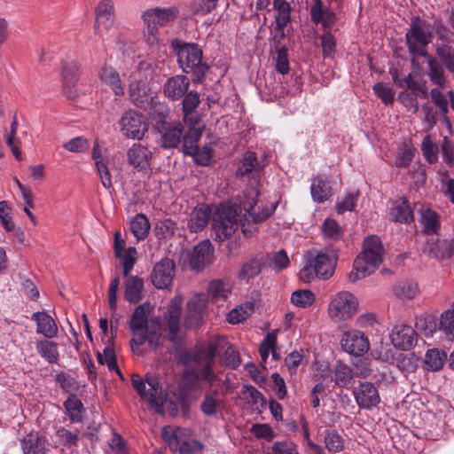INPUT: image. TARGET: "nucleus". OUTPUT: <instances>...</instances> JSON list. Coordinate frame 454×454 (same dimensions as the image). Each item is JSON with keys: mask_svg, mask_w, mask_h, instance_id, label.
<instances>
[{"mask_svg": "<svg viewBox=\"0 0 454 454\" xmlns=\"http://www.w3.org/2000/svg\"><path fill=\"white\" fill-rule=\"evenodd\" d=\"M221 404L222 400L219 396V392L218 390H214L205 395L200 404V410L206 416H215L221 407Z\"/></svg>", "mask_w": 454, "mask_h": 454, "instance_id": "ea45409f", "label": "nucleus"}, {"mask_svg": "<svg viewBox=\"0 0 454 454\" xmlns=\"http://www.w3.org/2000/svg\"><path fill=\"white\" fill-rule=\"evenodd\" d=\"M446 359V352L438 348H432L426 353L425 364L429 370L435 372L443 366Z\"/></svg>", "mask_w": 454, "mask_h": 454, "instance_id": "79ce46f5", "label": "nucleus"}, {"mask_svg": "<svg viewBox=\"0 0 454 454\" xmlns=\"http://www.w3.org/2000/svg\"><path fill=\"white\" fill-rule=\"evenodd\" d=\"M355 400L361 409L371 410L376 407L380 397L377 388L371 382H362L353 391Z\"/></svg>", "mask_w": 454, "mask_h": 454, "instance_id": "dca6fc26", "label": "nucleus"}, {"mask_svg": "<svg viewBox=\"0 0 454 454\" xmlns=\"http://www.w3.org/2000/svg\"><path fill=\"white\" fill-rule=\"evenodd\" d=\"M277 344V333L275 332L268 333L260 344V356L262 363H266L269 354Z\"/></svg>", "mask_w": 454, "mask_h": 454, "instance_id": "680f3d73", "label": "nucleus"}, {"mask_svg": "<svg viewBox=\"0 0 454 454\" xmlns=\"http://www.w3.org/2000/svg\"><path fill=\"white\" fill-rule=\"evenodd\" d=\"M324 443L331 453H339L344 450L345 440L336 429H326L324 433Z\"/></svg>", "mask_w": 454, "mask_h": 454, "instance_id": "4c0bfd02", "label": "nucleus"}, {"mask_svg": "<svg viewBox=\"0 0 454 454\" xmlns=\"http://www.w3.org/2000/svg\"><path fill=\"white\" fill-rule=\"evenodd\" d=\"M137 249L135 247H129L125 251L121 252L117 258L121 260L123 268V276L128 277L137 262Z\"/></svg>", "mask_w": 454, "mask_h": 454, "instance_id": "09e8293b", "label": "nucleus"}, {"mask_svg": "<svg viewBox=\"0 0 454 454\" xmlns=\"http://www.w3.org/2000/svg\"><path fill=\"white\" fill-rule=\"evenodd\" d=\"M428 253L434 258H450L454 254V238L451 240L428 242Z\"/></svg>", "mask_w": 454, "mask_h": 454, "instance_id": "72a5a7b5", "label": "nucleus"}, {"mask_svg": "<svg viewBox=\"0 0 454 454\" xmlns=\"http://www.w3.org/2000/svg\"><path fill=\"white\" fill-rule=\"evenodd\" d=\"M98 77L102 84L108 86L114 95L123 96L125 93L121 76L117 70L110 65L105 64L98 72Z\"/></svg>", "mask_w": 454, "mask_h": 454, "instance_id": "393cba45", "label": "nucleus"}, {"mask_svg": "<svg viewBox=\"0 0 454 454\" xmlns=\"http://www.w3.org/2000/svg\"><path fill=\"white\" fill-rule=\"evenodd\" d=\"M67 413L73 422H80L82 419L84 407L80 399L74 394H70L64 403Z\"/></svg>", "mask_w": 454, "mask_h": 454, "instance_id": "e433bc0d", "label": "nucleus"}, {"mask_svg": "<svg viewBox=\"0 0 454 454\" xmlns=\"http://www.w3.org/2000/svg\"><path fill=\"white\" fill-rule=\"evenodd\" d=\"M96 21L94 32L97 35L103 37L113 27L114 23V3L113 0L100 1L95 10Z\"/></svg>", "mask_w": 454, "mask_h": 454, "instance_id": "9b49d317", "label": "nucleus"}, {"mask_svg": "<svg viewBox=\"0 0 454 454\" xmlns=\"http://www.w3.org/2000/svg\"><path fill=\"white\" fill-rule=\"evenodd\" d=\"M390 220L400 223H409L413 221V211L403 198L395 200L389 212Z\"/></svg>", "mask_w": 454, "mask_h": 454, "instance_id": "c85d7f7f", "label": "nucleus"}, {"mask_svg": "<svg viewBox=\"0 0 454 454\" xmlns=\"http://www.w3.org/2000/svg\"><path fill=\"white\" fill-rule=\"evenodd\" d=\"M161 133V146L165 149L177 148L183 142V148L184 149V137L187 131H184V125L180 122L168 124L163 127Z\"/></svg>", "mask_w": 454, "mask_h": 454, "instance_id": "a211bd4d", "label": "nucleus"}, {"mask_svg": "<svg viewBox=\"0 0 454 454\" xmlns=\"http://www.w3.org/2000/svg\"><path fill=\"white\" fill-rule=\"evenodd\" d=\"M200 102V94L197 91L192 90L188 93L186 92L183 97V121L188 126V129L190 127L200 126L199 124L200 118L194 113L196 108L199 106Z\"/></svg>", "mask_w": 454, "mask_h": 454, "instance_id": "5701e85b", "label": "nucleus"}, {"mask_svg": "<svg viewBox=\"0 0 454 454\" xmlns=\"http://www.w3.org/2000/svg\"><path fill=\"white\" fill-rule=\"evenodd\" d=\"M175 276V263L169 258H163L158 262L151 274L153 285L158 289L168 287Z\"/></svg>", "mask_w": 454, "mask_h": 454, "instance_id": "4468645a", "label": "nucleus"}, {"mask_svg": "<svg viewBox=\"0 0 454 454\" xmlns=\"http://www.w3.org/2000/svg\"><path fill=\"white\" fill-rule=\"evenodd\" d=\"M151 305L148 302H145L138 305L133 311L129 320V329L133 334L130 340V347L134 353L139 354V348L144 344L145 335L144 332L146 330V325L149 321V314L151 312Z\"/></svg>", "mask_w": 454, "mask_h": 454, "instance_id": "0eeeda50", "label": "nucleus"}, {"mask_svg": "<svg viewBox=\"0 0 454 454\" xmlns=\"http://www.w3.org/2000/svg\"><path fill=\"white\" fill-rule=\"evenodd\" d=\"M32 319L36 323V333L47 339L57 336L58 325L51 316L44 311H38L33 314Z\"/></svg>", "mask_w": 454, "mask_h": 454, "instance_id": "bb28decb", "label": "nucleus"}, {"mask_svg": "<svg viewBox=\"0 0 454 454\" xmlns=\"http://www.w3.org/2000/svg\"><path fill=\"white\" fill-rule=\"evenodd\" d=\"M202 126L190 127L184 137V153L194 157L195 160L200 165H207L212 158V149L204 146L201 149L198 146V142L202 136Z\"/></svg>", "mask_w": 454, "mask_h": 454, "instance_id": "6e6552de", "label": "nucleus"}, {"mask_svg": "<svg viewBox=\"0 0 454 454\" xmlns=\"http://www.w3.org/2000/svg\"><path fill=\"white\" fill-rule=\"evenodd\" d=\"M354 372L352 369L344 364H338L334 369L333 380L339 387H347L352 382Z\"/></svg>", "mask_w": 454, "mask_h": 454, "instance_id": "a18cd8bd", "label": "nucleus"}, {"mask_svg": "<svg viewBox=\"0 0 454 454\" xmlns=\"http://www.w3.org/2000/svg\"><path fill=\"white\" fill-rule=\"evenodd\" d=\"M59 442L64 446H75L79 439V431H69L65 427H60L56 432Z\"/></svg>", "mask_w": 454, "mask_h": 454, "instance_id": "052dcab7", "label": "nucleus"}, {"mask_svg": "<svg viewBox=\"0 0 454 454\" xmlns=\"http://www.w3.org/2000/svg\"><path fill=\"white\" fill-rule=\"evenodd\" d=\"M124 297L129 303H137L143 296L144 281L137 276L125 277Z\"/></svg>", "mask_w": 454, "mask_h": 454, "instance_id": "2f4dec72", "label": "nucleus"}, {"mask_svg": "<svg viewBox=\"0 0 454 454\" xmlns=\"http://www.w3.org/2000/svg\"><path fill=\"white\" fill-rule=\"evenodd\" d=\"M177 449L180 454H200L203 445L195 440H182Z\"/></svg>", "mask_w": 454, "mask_h": 454, "instance_id": "774afa93", "label": "nucleus"}, {"mask_svg": "<svg viewBox=\"0 0 454 454\" xmlns=\"http://www.w3.org/2000/svg\"><path fill=\"white\" fill-rule=\"evenodd\" d=\"M397 367L405 372H413L418 367V358L413 353H400L396 357Z\"/></svg>", "mask_w": 454, "mask_h": 454, "instance_id": "8fccbe9b", "label": "nucleus"}, {"mask_svg": "<svg viewBox=\"0 0 454 454\" xmlns=\"http://www.w3.org/2000/svg\"><path fill=\"white\" fill-rule=\"evenodd\" d=\"M383 247L377 236L367 237L364 241L363 251L354 261L353 270L348 279L354 283L373 273L382 262Z\"/></svg>", "mask_w": 454, "mask_h": 454, "instance_id": "7ed1b4c3", "label": "nucleus"}, {"mask_svg": "<svg viewBox=\"0 0 454 454\" xmlns=\"http://www.w3.org/2000/svg\"><path fill=\"white\" fill-rule=\"evenodd\" d=\"M416 327L423 332L426 336L432 335L437 328L436 319L432 315H421L416 319Z\"/></svg>", "mask_w": 454, "mask_h": 454, "instance_id": "3c124183", "label": "nucleus"}, {"mask_svg": "<svg viewBox=\"0 0 454 454\" xmlns=\"http://www.w3.org/2000/svg\"><path fill=\"white\" fill-rule=\"evenodd\" d=\"M358 192L355 193H347L344 197L338 199L336 209L339 214H343L347 211H352L356 205L358 199Z\"/></svg>", "mask_w": 454, "mask_h": 454, "instance_id": "13d9d810", "label": "nucleus"}, {"mask_svg": "<svg viewBox=\"0 0 454 454\" xmlns=\"http://www.w3.org/2000/svg\"><path fill=\"white\" fill-rule=\"evenodd\" d=\"M121 131L132 139H141L147 131V123L144 115L135 111H128L121 116Z\"/></svg>", "mask_w": 454, "mask_h": 454, "instance_id": "9d476101", "label": "nucleus"}, {"mask_svg": "<svg viewBox=\"0 0 454 454\" xmlns=\"http://www.w3.org/2000/svg\"><path fill=\"white\" fill-rule=\"evenodd\" d=\"M182 299L175 297L171 300L164 320L168 330V339L174 344H179L182 340L179 332L181 330Z\"/></svg>", "mask_w": 454, "mask_h": 454, "instance_id": "1a4fd4ad", "label": "nucleus"}, {"mask_svg": "<svg viewBox=\"0 0 454 454\" xmlns=\"http://www.w3.org/2000/svg\"><path fill=\"white\" fill-rule=\"evenodd\" d=\"M310 17L314 23L322 24L325 28H331L335 20V14L324 7L322 0H314L310 8Z\"/></svg>", "mask_w": 454, "mask_h": 454, "instance_id": "c756f323", "label": "nucleus"}, {"mask_svg": "<svg viewBox=\"0 0 454 454\" xmlns=\"http://www.w3.org/2000/svg\"><path fill=\"white\" fill-rule=\"evenodd\" d=\"M336 256L327 253L309 254L306 265L301 270L299 278L304 283H309L315 278H330L335 270Z\"/></svg>", "mask_w": 454, "mask_h": 454, "instance_id": "20e7f679", "label": "nucleus"}, {"mask_svg": "<svg viewBox=\"0 0 454 454\" xmlns=\"http://www.w3.org/2000/svg\"><path fill=\"white\" fill-rule=\"evenodd\" d=\"M261 262L257 259H252L242 266L239 276L248 280L257 276L261 272Z\"/></svg>", "mask_w": 454, "mask_h": 454, "instance_id": "bf43d9fd", "label": "nucleus"}, {"mask_svg": "<svg viewBox=\"0 0 454 454\" xmlns=\"http://www.w3.org/2000/svg\"><path fill=\"white\" fill-rule=\"evenodd\" d=\"M206 306L207 297L202 294H195L187 302V312L184 318L186 327L193 328L200 324Z\"/></svg>", "mask_w": 454, "mask_h": 454, "instance_id": "6ab92c4d", "label": "nucleus"}, {"mask_svg": "<svg viewBox=\"0 0 454 454\" xmlns=\"http://www.w3.org/2000/svg\"><path fill=\"white\" fill-rule=\"evenodd\" d=\"M420 222L427 234L435 233L440 227L437 214L430 209L421 211Z\"/></svg>", "mask_w": 454, "mask_h": 454, "instance_id": "de8ad7c7", "label": "nucleus"}, {"mask_svg": "<svg viewBox=\"0 0 454 454\" xmlns=\"http://www.w3.org/2000/svg\"><path fill=\"white\" fill-rule=\"evenodd\" d=\"M145 381L149 385L147 402L155 410L156 412L163 411L162 387L159 378L156 375L147 373Z\"/></svg>", "mask_w": 454, "mask_h": 454, "instance_id": "a878e982", "label": "nucleus"}, {"mask_svg": "<svg viewBox=\"0 0 454 454\" xmlns=\"http://www.w3.org/2000/svg\"><path fill=\"white\" fill-rule=\"evenodd\" d=\"M245 394H247L248 402L254 410L260 411L266 406V400L262 394L253 386H244Z\"/></svg>", "mask_w": 454, "mask_h": 454, "instance_id": "5fc2aeb1", "label": "nucleus"}, {"mask_svg": "<svg viewBox=\"0 0 454 454\" xmlns=\"http://www.w3.org/2000/svg\"><path fill=\"white\" fill-rule=\"evenodd\" d=\"M427 57L429 67L428 76L431 82L439 87H443L445 85V79L443 77L444 70L442 64L432 56L427 55Z\"/></svg>", "mask_w": 454, "mask_h": 454, "instance_id": "c03bdc74", "label": "nucleus"}, {"mask_svg": "<svg viewBox=\"0 0 454 454\" xmlns=\"http://www.w3.org/2000/svg\"><path fill=\"white\" fill-rule=\"evenodd\" d=\"M440 329L451 340H454V309H447L441 315Z\"/></svg>", "mask_w": 454, "mask_h": 454, "instance_id": "6e6d98bb", "label": "nucleus"}, {"mask_svg": "<svg viewBox=\"0 0 454 454\" xmlns=\"http://www.w3.org/2000/svg\"><path fill=\"white\" fill-rule=\"evenodd\" d=\"M239 210V207L237 205H221L212 215L210 207L200 204L191 212L187 227L191 232L201 231L212 216V227L215 239L223 241L231 238L238 229Z\"/></svg>", "mask_w": 454, "mask_h": 454, "instance_id": "f257e3e1", "label": "nucleus"}, {"mask_svg": "<svg viewBox=\"0 0 454 454\" xmlns=\"http://www.w3.org/2000/svg\"><path fill=\"white\" fill-rule=\"evenodd\" d=\"M315 301V294L309 290H298L292 294L291 301L297 307L306 308Z\"/></svg>", "mask_w": 454, "mask_h": 454, "instance_id": "603ef678", "label": "nucleus"}, {"mask_svg": "<svg viewBox=\"0 0 454 454\" xmlns=\"http://www.w3.org/2000/svg\"><path fill=\"white\" fill-rule=\"evenodd\" d=\"M130 231L137 240L145 239L150 231V223L144 214H137L133 217Z\"/></svg>", "mask_w": 454, "mask_h": 454, "instance_id": "a19ab883", "label": "nucleus"}, {"mask_svg": "<svg viewBox=\"0 0 454 454\" xmlns=\"http://www.w3.org/2000/svg\"><path fill=\"white\" fill-rule=\"evenodd\" d=\"M342 348L350 355L361 356L370 348L368 338L360 331L352 330L343 333L341 340Z\"/></svg>", "mask_w": 454, "mask_h": 454, "instance_id": "ddd939ff", "label": "nucleus"}, {"mask_svg": "<svg viewBox=\"0 0 454 454\" xmlns=\"http://www.w3.org/2000/svg\"><path fill=\"white\" fill-rule=\"evenodd\" d=\"M395 294L401 299L411 300L419 292L418 284L413 282L402 283L395 286Z\"/></svg>", "mask_w": 454, "mask_h": 454, "instance_id": "864d4df0", "label": "nucleus"}, {"mask_svg": "<svg viewBox=\"0 0 454 454\" xmlns=\"http://www.w3.org/2000/svg\"><path fill=\"white\" fill-rule=\"evenodd\" d=\"M322 231L324 236L329 239L336 240L339 239L342 235L341 228L337 223V222L333 219H326L322 225Z\"/></svg>", "mask_w": 454, "mask_h": 454, "instance_id": "0e129e2a", "label": "nucleus"}, {"mask_svg": "<svg viewBox=\"0 0 454 454\" xmlns=\"http://www.w3.org/2000/svg\"><path fill=\"white\" fill-rule=\"evenodd\" d=\"M433 38V27L419 17L411 19L410 27L405 35L409 52L414 57H426L427 46Z\"/></svg>", "mask_w": 454, "mask_h": 454, "instance_id": "39448f33", "label": "nucleus"}, {"mask_svg": "<svg viewBox=\"0 0 454 454\" xmlns=\"http://www.w3.org/2000/svg\"><path fill=\"white\" fill-rule=\"evenodd\" d=\"M55 380L60 387L65 391L69 392L70 394H74L78 391L79 385L77 381L70 375L60 372L56 375Z\"/></svg>", "mask_w": 454, "mask_h": 454, "instance_id": "69168bd1", "label": "nucleus"}, {"mask_svg": "<svg viewBox=\"0 0 454 454\" xmlns=\"http://www.w3.org/2000/svg\"><path fill=\"white\" fill-rule=\"evenodd\" d=\"M373 91L386 105L392 104L395 99V90L383 82H377L373 86Z\"/></svg>", "mask_w": 454, "mask_h": 454, "instance_id": "e2e57ef3", "label": "nucleus"}, {"mask_svg": "<svg viewBox=\"0 0 454 454\" xmlns=\"http://www.w3.org/2000/svg\"><path fill=\"white\" fill-rule=\"evenodd\" d=\"M178 15V9L175 6L168 8L147 9L142 13L143 21H152L159 27L167 26L176 20Z\"/></svg>", "mask_w": 454, "mask_h": 454, "instance_id": "4be33fe9", "label": "nucleus"}, {"mask_svg": "<svg viewBox=\"0 0 454 454\" xmlns=\"http://www.w3.org/2000/svg\"><path fill=\"white\" fill-rule=\"evenodd\" d=\"M259 191L257 188H251L247 191V202H244L245 214L244 218L247 223H259L269 218L274 211V208H256L257 197Z\"/></svg>", "mask_w": 454, "mask_h": 454, "instance_id": "f8f14e48", "label": "nucleus"}, {"mask_svg": "<svg viewBox=\"0 0 454 454\" xmlns=\"http://www.w3.org/2000/svg\"><path fill=\"white\" fill-rule=\"evenodd\" d=\"M261 169L256 154L253 152H247L240 161L239 167L237 168L236 176L257 175Z\"/></svg>", "mask_w": 454, "mask_h": 454, "instance_id": "c9c22d12", "label": "nucleus"}, {"mask_svg": "<svg viewBox=\"0 0 454 454\" xmlns=\"http://www.w3.org/2000/svg\"><path fill=\"white\" fill-rule=\"evenodd\" d=\"M254 309L253 302H246L231 309L227 315V321L231 324H239L247 319Z\"/></svg>", "mask_w": 454, "mask_h": 454, "instance_id": "37998d69", "label": "nucleus"}, {"mask_svg": "<svg viewBox=\"0 0 454 454\" xmlns=\"http://www.w3.org/2000/svg\"><path fill=\"white\" fill-rule=\"evenodd\" d=\"M153 153L141 144H133L127 151V160L129 166L137 171L150 168Z\"/></svg>", "mask_w": 454, "mask_h": 454, "instance_id": "f3484780", "label": "nucleus"}, {"mask_svg": "<svg viewBox=\"0 0 454 454\" xmlns=\"http://www.w3.org/2000/svg\"><path fill=\"white\" fill-rule=\"evenodd\" d=\"M277 62H276V70L281 74H288L289 68V61H288V54L287 48L285 46L277 47Z\"/></svg>", "mask_w": 454, "mask_h": 454, "instance_id": "338daca9", "label": "nucleus"}, {"mask_svg": "<svg viewBox=\"0 0 454 454\" xmlns=\"http://www.w3.org/2000/svg\"><path fill=\"white\" fill-rule=\"evenodd\" d=\"M144 22V37L146 43L150 46H155L160 43L159 26L152 21Z\"/></svg>", "mask_w": 454, "mask_h": 454, "instance_id": "4d7b16f0", "label": "nucleus"}, {"mask_svg": "<svg viewBox=\"0 0 454 454\" xmlns=\"http://www.w3.org/2000/svg\"><path fill=\"white\" fill-rule=\"evenodd\" d=\"M80 65L74 59H64L61 62V82L64 92L71 97L79 80Z\"/></svg>", "mask_w": 454, "mask_h": 454, "instance_id": "aec40b11", "label": "nucleus"}, {"mask_svg": "<svg viewBox=\"0 0 454 454\" xmlns=\"http://www.w3.org/2000/svg\"><path fill=\"white\" fill-rule=\"evenodd\" d=\"M190 87V80L184 74H176L167 79L163 85V92L172 101L182 98Z\"/></svg>", "mask_w": 454, "mask_h": 454, "instance_id": "412c9836", "label": "nucleus"}, {"mask_svg": "<svg viewBox=\"0 0 454 454\" xmlns=\"http://www.w3.org/2000/svg\"><path fill=\"white\" fill-rule=\"evenodd\" d=\"M390 339L395 348L409 349L416 341V333L409 325H395L391 331Z\"/></svg>", "mask_w": 454, "mask_h": 454, "instance_id": "b1692460", "label": "nucleus"}, {"mask_svg": "<svg viewBox=\"0 0 454 454\" xmlns=\"http://www.w3.org/2000/svg\"><path fill=\"white\" fill-rule=\"evenodd\" d=\"M170 47L175 52L177 64L184 73L193 74L194 82H200L205 77L208 66L202 61V50L194 43H185L180 39H174Z\"/></svg>", "mask_w": 454, "mask_h": 454, "instance_id": "f03ea898", "label": "nucleus"}, {"mask_svg": "<svg viewBox=\"0 0 454 454\" xmlns=\"http://www.w3.org/2000/svg\"><path fill=\"white\" fill-rule=\"evenodd\" d=\"M20 449L23 454H45L46 440L32 431L20 439Z\"/></svg>", "mask_w": 454, "mask_h": 454, "instance_id": "cd10ccee", "label": "nucleus"}, {"mask_svg": "<svg viewBox=\"0 0 454 454\" xmlns=\"http://www.w3.org/2000/svg\"><path fill=\"white\" fill-rule=\"evenodd\" d=\"M150 89L145 81H134L129 84V94L131 101L137 106H143L151 98Z\"/></svg>", "mask_w": 454, "mask_h": 454, "instance_id": "473e14b6", "label": "nucleus"}, {"mask_svg": "<svg viewBox=\"0 0 454 454\" xmlns=\"http://www.w3.org/2000/svg\"><path fill=\"white\" fill-rule=\"evenodd\" d=\"M145 329L144 344L147 341L151 348L157 349L161 346L162 340V326L160 317H150Z\"/></svg>", "mask_w": 454, "mask_h": 454, "instance_id": "7c9ffc66", "label": "nucleus"}, {"mask_svg": "<svg viewBox=\"0 0 454 454\" xmlns=\"http://www.w3.org/2000/svg\"><path fill=\"white\" fill-rule=\"evenodd\" d=\"M38 354L49 364H58L59 352L58 344L49 340H41L35 345Z\"/></svg>", "mask_w": 454, "mask_h": 454, "instance_id": "f704fd0d", "label": "nucleus"}, {"mask_svg": "<svg viewBox=\"0 0 454 454\" xmlns=\"http://www.w3.org/2000/svg\"><path fill=\"white\" fill-rule=\"evenodd\" d=\"M357 298L347 291L337 293L328 306L329 317L336 322L351 318L357 312Z\"/></svg>", "mask_w": 454, "mask_h": 454, "instance_id": "423d86ee", "label": "nucleus"}, {"mask_svg": "<svg viewBox=\"0 0 454 454\" xmlns=\"http://www.w3.org/2000/svg\"><path fill=\"white\" fill-rule=\"evenodd\" d=\"M310 193L315 201L321 203L331 196L332 189L328 182L317 176L311 184Z\"/></svg>", "mask_w": 454, "mask_h": 454, "instance_id": "58836bf2", "label": "nucleus"}, {"mask_svg": "<svg viewBox=\"0 0 454 454\" xmlns=\"http://www.w3.org/2000/svg\"><path fill=\"white\" fill-rule=\"evenodd\" d=\"M214 256V247L209 240H204L193 247L188 254L189 265L196 271L202 270L211 263Z\"/></svg>", "mask_w": 454, "mask_h": 454, "instance_id": "2eb2a0df", "label": "nucleus"}, {"mask_svg": "<svg viewBox=\"0 0 454 454\" xmlns=\"http://www.w3.org/2000/svg\"><path fill=\"white\" fill-rule=\"evenodd\" d=\"M198 364H214L217 353V345L210 342L205 347L194 349Z\"/></svg>", "mask_w": 454, "mask_h": 454, "instance_id": "49530a36", "label": "nucleus"}]
</instances>
